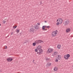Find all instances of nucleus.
Segmentation results:
<instances>
[{
  "label": "nucleus",
  "mask_w": 73,
  "mask_h": 73,
  "mask_svg": "<svg viewBox=\"0 0 73 73\" xmlns=\"http://www.w3.org/2000/svg\"><path fill=\"white\" fill-rule=\"evenodd\" d=\"M57 23H56L57 25H59V24H61L62 23V20L61 19H59L57 20Z\"/></svg>",
  "instance_id": "1"
},
{
  "label": "nucleus",
  "mask_w": 73,
  "mask_h": 73,
  "mask_svg": "<svg viewBox=\"0 0 73 73\" xmlns=\"http://www.w3.org/2000/svg\"><path fill=\"white\" fill-rule=\"evenodd\" d=\"M70 57V55L69 54H67L66 55H65L64 56V58L66 60H68L69 59V58Z\"/></svg>",
  "instance_id": "2"
},
{
  "label": "nucleus",
  "mask_w": 73,
  "mask_h": 73,
  "mask_svg": "<svg viewBox=\"0 0 73 73\" xmlns=\"http://www.w3.org/2000/svg\"><path fill=\"white\" fill-rule=\"evenodd\" d=\"M43 41H42L41 40H37L35 41V42L36 44H40V43H42V42H43Z\"/></svg>",
  "instance_id": "3"
},
{
  "label": "nucleus",
  "mask_w": 73,
  "mask_h": 73,
  "mask_svg": "<svg viewBox=\"0 0 73 73\" xmlns=\"http://www.w3.org/2000/svg\"><path fill=\"white\" fill-rule=\"evenodd\" d=\"M53 51V49L51 48H49L48 49V53H50Z\"/></svg>",
  "instance_id": "4"
},
{
  "label": "nucleus",
  "mask_w": 73,
  "mask_h": 73,
  "mask_svg": "<svg viewBox=\"0 0 73 73\" xmlns=\"http://www.w3.org/2000/svg\"><path fill=\"white\" fill-rule=\"evenodd\" d=\"M52 36H56L57 35V32L56 31H53L52 32Z\"/></svg>",
  "instance_id": "5"
},
{
  "label": "nucleus",
  "mask_w": 73,
  "mask_h": 73,
  "mask_svg": "<svg viewBox=\"0 0 73 73\" xmlns=\"http://www.w3.org/2000/svg\"><path fill=\"white\" fill-rule=\"evenodd\" d=\"M42 52H43V50H42L41 49L40 50H39V52H38V54H41L42 53Z\"/></svg>",
  "instance_id": "6"
},
{
  "label": "nucleus",
  "mask_w": 73,
  "mask_h": 73,
  "mask_svg": "<svg viewBox=\"0 0 73 73\" xmlns=\"http://www.w3.org/2000/svg\"><path fill=\"white\" fill-rule=\"evenodd\" d=\"M7 61L9 62H11L13 60V59L11 58H8L7 59Z\"/></svg>",
  "instance_id": "7"
},
{
  "label": "nucleus",
  "mask_w": 73,
  "mask_h": 73,
  "mask_svg": "<svg viewBox=\"0 0 73 73\" xmlns=\"http://www.w3.org/2000/svg\"><path fill=\"white\" fill-rule=\"evenodd\" d=\"M37 49H38V50H40V49H41L42 48V46H38L37 47Z\"/></svg>",
  "instance_id": "8"
},
{
  "label": "nucleus",
  "mask_w": 73,
  "mask_h": 73,
  "mask_svg": "<svg viewBox=\"0 0 73 73\" xmlns=\"http://www.w3.org/2000/svg\"><path fill=\"white\" fill-rule=\"evenodd\" d=\"M57 58L58 60H60L61 59V56L60 55H58Z\"/></svg>",
  "instance_id": "9"
},
{
  "label": "nucleus",
  "mask_w": 73,
  "mask_h": 73,
  "mask_svg": "<svg viewBox=\"0 0 73 73\" xmlns=\"http://www.w3.org/2000/svg\"><path fill=\"white\" fill-rule=\"evenodd\" d=\"M66 31L67 33H68L70 31V29H68L66 30Z\"/></svg>",
  "instance_id": "10"
},
{
  "label": "nucleus",
  "mask_w": 73,
  "mask_h": 73,
  "mask_svg": "<svg viewBox=\"0 0 73 73\" xmlns=\"http://www.w3.org/2000/svg\"><path fill=\"white\" fill-rule=\"evenodd\" d=\"M54 71H57L58 70V68L57 67H55L54 68Z\"/></svg>",
  "instance_id": "11"
},
{
  "label": "nucleus",
  "mask_w": 73,
  "mask_h": 73,
  "mask_svg": "<svg viewBox=\"0 0 73 73\" xmlns=\"http://www.w3.org/2000/svg\"><path fill=\"white\" fill-rule=\"evenodd\" d=\"M45 26H43L42 27V29L43 31H45V30H46V29H45Z\"/></svg>",
  "instance_id": "12"
},
{
  "label": "nucleus",
  "mask_w": 73,
  "mask_h": 73,
  "mask_svg": "<svg viewBox=\"0 0 73 73\" xmlns=\"http://www.w3.org/2000/svg\"><path fill=\"white\" fill-rule=\"evenodd\" d=\"M69 23V21H66L65 22V24L66 25L67 24H68Z\"/></svg>",
  "instance_id": "13"
},
{
  "label": "nucleus",
  "mask_w": 73,
  "mask_h": 73,
  "mask_svg": "<svg viewBox=\"0 0 73 73\" xmlns=\"http://www.w3.org/2000/svg\"><path fill=\"white\" fill-rule=\"evenodd\" d=\"M35 28L36 29H38V25L36 26L35 27Z\"/></svg>",
  "instance_id": "14"
},
{
  "label": "nucleus",
  "mask_w": 73,
  "mask_h": 73,
  "mask_svg": "<svg viewBox=\"0 0 73 73\" xmlns=\"http://www.w3.org/2000/svg\"><path fill=\"white\" fill-rule=\"evenodd\" d=\"M30 32H33L34 31V29L33 28H31L30 30Z\"/></svg>",
  "instance_id": "15"
},
{
  "label": "nucleus",
  "mask_w": 73,
  "mask_h": 73,
  "mask_svg": "<svg viewBox=\"0 0 73 73\" xmlns=\"http://www.w3.org/2000/svg\"><path fill=\"white\" fill-rule=\"evenodd\" d=\"M57 48L58 49H60V48H61V45H58L57 46Z\"/></svg>",
  "instance_id": "16"
},
{
  "label": "nucleus",
  "mask_w": 73,
  "mask_h": 73,
  "mask_svg": "<svg viewBox=\"0 0 73 73\" xmlns=\"http://www.w3.org/2000/svg\"><path fill=\"white\" fill-rule=\"evenodd\" d=\"M51 65V63H47L46 64V65L47 66H50V65Z\"/></svg>",
  "instance_id": "17"
},
{
  "label": "nucleus",
  "mask_w": 73,
  "mask_h": 73,
  "mask_svg": "<svg viewBox=\"0 0 73 73\" xmlns=\"http://www.w3.org/2000/svg\"><path fill=\"white\" fill-rule=\"evenodd\" d=\"M17 26H15V27H13V29H16V28H17Z\"/></svg>",
  "instance_id": "18"
},
{
  "label": "nucleus",
  "mask_w": 73,
  "mask_h": 73,
  "mask_svg": "<svg viewBox=\"0 0 73 73\" xmlns=\"http://www.w3.org/2000/svg\"><path fill=\"white\" fill-rule=\"evenodd\" d=\"M36 42L35 43H33V46H36Z\"/></svg>",
  "instance_id": "19"
},
{
  "label": "nucleus",
  "mask_w": 73,
  "mask_h": 73,
  "mask_svg": "<svg viewBox=\"0 0 73 73\" xmlns=\"http://www.w3.org/2000/svg\"><path fill=\"white\" fill-rule=\"evenodd\" d=\"M19 32H20V30H18V29H17V33H19Z\"/></svg>",
  "instance_id": "20"
},
{
  "label": "nucleus",
  "mask_w": 73,
  "mask_h": 73,
  "mask_svg": "<svg viewBox=\"0 0 73 73\" xmlns=\"http://www.w3.org/2000/svg\"><path fill=\"white\" fill-rule=\"evenodd\" d=\"M58 59H56L55 60V62H58Z\"/></svg>",
  "instance_id": "21"
},
{
  "label": "nucleus",
  "mask_w": 73,
  "mask_h": 73,
  "mask_svg": "<svg viewBox=\"0 0 73 73\" xmlns=\"http://www.w3.org/2000/svg\"><path fill=\"white\" fill-rule=\"evenodd\" d=\"M35 52H38V50H37V49H35Z\"/></svg>",
  "instance_id": "22"
},
{
  "label": "nucleus",
  "mask_w": 73,
  "mask_h": 73,
  "mask_svg": "<svg viewBox=\"0 0 73 73\" xmlns=\"http://www.w3.org/2000/svg\"><path fill=\"white\" fill-rule=\"evenodd\" d=\"M54 54L55 55H57V52H55L54 53Z\"/></svg>",
  "instance_id": "23"
},
{
  "label": "nucleus",
  "mask_w": 73,
  "mask_h": 73,
  "mask_svg": "<svg viewBox=\"0 0 73 73\" xmlns=\"http://www.w3.org/2000/svg\"><path fill=\"white\" fill-rule=\"evenodd\" d=\"M3 22L4 24H5V23H6V21H3Z\"/></svg>",
  "instance_id": "24"
},
{
  "label": "nucleus",
  "mask_w": 73,
  "mask_h": 73,
  "mask_svg": "<svg viewBox=\"0 0 73 73\" xmlns=\"http://www.w3.org/2000/svg\"><path fill=\"white\" fill-rule=\"evenodd\" d=\"M5 49H7V46H5Z\"/></svg>",
  "instance_id": "25"
},
{
  "label": "nucleus",
  "mask_w": 73,
  "mask_h": 73,
  "mask_svg": "<svg viewBox=\"0 0 73 73\" xmlns=\"http://www.w3.org/2000/svg\"><path fill=\"white\" fill-rule=\"evenodd\" d=\"M13 32H12L11 33V35H13Z\"/></svg>",
  "instance_id": "26"
},
{
  "label": "nucleus",
  "mask_w": 73,
  "mask_h": 73,
  "mask_svg": "<svg viewBox=\"0 0 73 73\" xmlns=\"http://www.w3.org/2000/svg\"><path fill=\"white\" fill-rule=\"evenodd\" d=\"M40 25V23H37V25Z\"/></svg>",
  "instance_id": "27"
},
{
  "label": "nucleus",
  "mask_w": 73,
  "mask_h": 73,
  "mask_svg": "<svg viewBox=\"0 0 73 73\" xmlns=\"http://www.w3.org/2000/svg\"><path fill=\"white\" fill-rule=\"evenodd\" d=\"M49 27H50V26H47V28H49Z\"/></svg>",
  "instance_id": "28"
},
{
  "label": "nucleus",
  "mask_w": 73,
  "mask_h": 73,
  "mask_svg": "<svg viewBox=\"0 0 73 73\" xmlns=\"http://www.w3.org/2000/svg\"><path fill=\"white\" fill-rule=\"evenodd\" d=\"M45 26V27H44L45 28H47V26Z\"/></svg>",
  "instance_id": "29"
},
{
  "label": "nucleus",
  "mask_w": 73,
  "mask_h": 73,
  "mask_svg": "<svg viewBox=\"0 0 73 73\" xmlns=\"http://www.w3.org/2000/svg\"><path fill=\"white\" fill-rule=\"evenodd\" d=\"M38 54V51L37 52V54Z\"/></svg>",
  "instance_id": "30"
},
{
  "label": "nucleus",
  "mask_w": 73,
  "mask_h": 73,
  "mask_svg": "<svg viewBox=\"0 0 73 73\" xmlns=\"http://www.w3.org/2000/svg\"><path fill=\"white\" fill-rule=\"evenodd\" d=\"M46 22H47L46 21H45V23H46Z\"/></svg>",
  "instance_id": "31"
},
{
  "label": "nucleus",
  "mask_w": 73,
  "mask_h": 73,
  "mask_svg": "<svg viewBox=\"0 0 73 73\" xmlns=\"http://www.w3.org/2000/svg\"><path fill=\"white\" fill-rule=\"evenodd\" d=\"M40 4H42V3L40 2Z\"/></svg>",
  "instance_id": "32"
},
{
  "label": "nucleus",
  "mask_w": 73,
  "mask_h": 73,
  "mask_svg": "<svg viewBox=\"0 0 73 73\" xmlns=\"http://www.w3.org/2000/svg\"><path fill=\"white\" fill-rule=\"evenodd\" d=\"M1 24H0V26H1Z\"/></svg>",
  "instance_id": "33"
}]
</instances>
